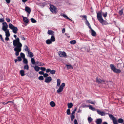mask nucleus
Returning a JSON list of instances; mask_svg holds the SVG:
<instances>
[{
    "instance_id": "f257e3e1",
    "label": "nucleus",
    "mask_w": 124,
    "mask_h": 124,
    "mask_svg": "<svg viewBox=\"0 0 124 124\" xmlns=\"http://www.w3.org/2000/svg\"><path fill=\"white\" fill-rule=\"evenodd\" d=\"M13 36L16 39L13 41V47H14V50L15 51L16 55L18 56L19 55V53L21 51L22 45L20 42L19 38H16L17 36L16 35H14Z\"/></svg>"
},
{
    "instance_id": "f03ea898",
    "label": "nucleus",
    "mask_w": 124,
    "mask_h": 124,
    "mask_svg": "<svg viewBox=\"0 0 124 124\" xmlns=\"http://www.w3.org/2000/svg\"><path fill=\"white\" fill-rule=\"evenodd\" d=\"M101 11H100L98 12H97V17L98 20L102 25L108 24V23L103 20L102 17Z\"/></svg>"
},
{
    "instance_id": "7ed1b4c3",
    "label": "nucleus",
    "mask_w": 124,
    "mask_h": 124,
    "mask_svg": "<svg viewBox=\"0 0 124 124\" xmlns=\"http://www.w3.org/2000/svg\"><path fill=\"white\" fill-rule=\"evenodd\" d=\"M110 67L111 70L115 73H120L121 72V71L120 69H116L114 65L112 64H110Z\"/></svg>"
},
{
    "instance_id": "20e7f679",
    "label": "nucleus",
    "mask_w": 124,
    "mask_h": 124,
    "mask_svg": "<svg viewBox=\"0 0 124 124\" xmlns=\"http://www.w3.org/2000/svg\"><path fill=\"white\" fill-rule=\"evenodd\" d=\"M50 9L51 11L53 13L56 14L57 13V8L53 5H50Z\"/></svg>"
},
{
    "instance_id": "39448f33",
    "label": "nucleus",
    "mask_w": 124,
    "mask_h": 124,
    "mask_svg": "<svg viewBox=\"0 0 124 124\" xmlns=\"http://www.w3.org/2000/svg\"><path fill=\"white\" fill-rule=\"evenodd\" d=\"M110 118L112 120L114 124H118L116 118L112 114H109Z\"/></svg>"
},
{
    "instance_id": "423d86ee",
    "label": "nucleus",
    "mask_w": 124,
    "mask_h": 124,
    "mask_svg": "<svg viewBox=\"0 0 124 124\" xmlns=\"http://www.w3.org/2000/svg\"><path fill=\"white\" fill-rule=\"evenodd\" d=\"M65 86V84L64 83H62L57 90V93H59L62 92L63 91V87Z\"/></svg>"
},
{
    "instance_id": "0eeeda50",
    "label": "nucleus",
    "mask_w": 124,
    "mask_h": 124,
    "mask_svg": "<svg viewBox=\"0 0 124 124\" xmlns=\"http://www.w3.org/2000/svg\"><path fill=\"white\" fill-rule=\"evenodd\" d=\"M2 24L3 25L2 29L4 31H5L8 30L7 29V28L8 27V25L7 24L6 22H3Z\"/></svg>"
},
{
    "instance_id": "6e6552de",
    "label": "nucleus",
    "mask_w": 124,
    "mask_h": 124,
    "mask_svg": "<svg viewBox=\"0 0 124 124\" xmlns=\"http://www.w3.org/2000/svg\"><path fill=\"white\" fill-rule=\"evenodd\" d=\"M96 82L98 84H102L103 83L105 82V80H101L98 77H96Z\"/></svg>"
},
{
    "instance_id": "1a4fd4ad",
    "label": "nucleus",
    "mask_w": 124,
    "mask_h": 124,
    "mask_svg": "<svg viewBox=\"0 0 124 124\" xmlns=\"http://www.w3.org/2000/svg\"><path fill=\"white\" fill-rule=\"evenodd\" d=\"M96 110L98 114L101 116H105V114L104 112L103 111H101L98 109H96Z\"/></svg>"
},
{
    "instance_id": "9d476101",
    "label": "nucleus",
    "mask_w": 124,
    "mask_h": 124,
    "mask_svg": "<svg viewBox=\"0 0 124 124\" xmlns=\"http://www.w3.org/2000/svg\"><path fill=\"white\" fill-rule=\"evenodd\" d=\"M59 55L61 57H65L66 56V53L64 52H59Z\"/></svg>"
},
{
    "instance_id": "9b49d317",
    "label": "nucleus",
    "mask_w": 124,
    "mask_h": 124,
    "mask_svg": "<svg viewBox=\"0 0 124 124\" xmlns=\"http://www.w3.org/2000/svg\"><path fill=\"white\" fill-rule=\"evenodd\" d=\"M52 79L51 77H47L45 79V82L46 83H49L52 80Z\"/></svg>"
},
{
    "instance_id": "f8f14e48",
    "label": "nucleus",
    "mask_w": 124,
    "mask_h": 124,
    "mask_svg": "<svg viewBox=\"0 0 124 124\" xmlns=\"http://www.w3.org/2000/svg\"><path fill=\"white\" fill-rule=\"evenodd\" d=\"M89 29H90V31L91 33V35L93 36H95L96 34L95 32L91 27Z\"/></svg>"
},
{
    "instance_id": "ddd939ff",
    "label": "nucleus",
    "mask_w": 124,
    "mask_h": 124,
    "mask_svg": "<svg viewBox=\"0 0 124 124\" xmlns=\"http://www.w3.org/2000/svg\"><path fill=\"white\" fill-rule=\"evenodd\" d=\"M75 111L73 110L71 114L70 119L72 121L75 118Z\"/></svg>"
},
{
    "instance_id": "4468645a",
    "label": "nucleus",
    "mask_w": 124,
    "mask_h": 124,
    "mask_svg": "<svg viewBox=\"0 0 124 124\" xmlns=\"http://www.w3.org/2000/svg\"><path fill=\"white\" fill-rule=\"evenodd\" d=\"M61 16H63L66 19H68L69 20L71 21L72 23L74 24V23L73 21L70 18H69L66 15L64 14H61Z\"/></svg>"
},
{
    "instance_id": "2eb2a0df",
    "label": "nucleus",
    "mask_w": 124,
    "mask_h": 124,
    "mask_svg": "<svg viewBox=\"0 0 124 124\" xmlns=\"http://www.w3.org/2000/svg\"><path fill=\"white\" fill-rule=\"evenodd\" d=\"M25 10L26 12L29 13V14H30L31 11L30 8L27 6L25 7Z\"/></svg>"
},
{
    "instance_id": "dca6fc26",
    "label": "nucleus",
    "mask_w": 124,
    "mask_h": 124,
    "mask_svg": "<svg viewBox=\"0 0 124 124\" xmlns=\"http://www.w3.org/2000/svg\"><path fill=\"white\" fill-rule=\"evenodd\" d=\"M102 121V120L101 119L99 118L96 119L95 122L97 124H101Z\"/></svg>"
},
{
    "instance_id": "f3484780",
    "label": "nucleus",
    "mask_w": 124,
    "mask_h": 124,
    "mask_svg": "<svg viewBox=\"0 0 124 124\" xmlns=\"http://www.w3.org/2000/svg\"><path fill=\"white\" fill-rule=\"evenodd\" d=\"M23 21L26 23H28L29 22V21L27 18L26 17H23Z\"/></svg>"
},
{
    "instance_id": "a211bd4d",
    "label": "nucleus",
    "mask_w": 124,
    "mask_h": 124,
    "mask_svg": "<svg viewBox=\"0 0 124 124\" xmlns=\"http://www.w3.org/2000/svg\"><path fill=\"white\" fill-rule=\"evenodd\" d=\"M36 63L37 65H38L39 66H43L45 65L44 63L41 62L37 61L36 62Z\"/></svg>"
},
{
    "instance_id": "6ab92c4d",
    "label": "nucleus",
    "mask_w": 124,
    "mask_h": 124,
    "mask_svg": "<svg viewBox=\"0 0 124 124\" xmlns=\"http://www.w3.org/2000/svg\"><path fill=\"white\" fill-rule=\"evenodd\" d=\"M13 32L15 34H16L18 31V29L17 27H15L12 29Z\"/></svg>"
},
{
    "instance_id": "aec40b11",
    "label": "nucleus",
    "mask_w": 124,
    "mask_h": 124,
    "mask_svg": "<svg viewBox=\"0 0 124 124\" xmlns=\"http://www.w3.org/2000/svg\"><path fill=\"white\" fill-rule=\"evenodd\" d=\"M90 109H91L93 111H95L96 110V109H95L91 105L88 106V107Z\"/></svg>"
},
{
    "instance_id": "412c9836",
    "label": "nucleus",
    "mask_w": 124,
    "mask_h": 124,
    "mask_svg": "<svg viewBox=\"0 0 124 124\" xmlns=\"http://www.w3.org/2000/svg\"><path fill=\"white\" fill-rule=\"evenodd\" d=\"M24 72V71L23 70H20V74L22 76H23L25 75Z\"/></svg>"
},
{
    "instance_id": "4be33fe9",
    "label": "nucleus",
    "mask_w": 124,
    "mask_h": 124,
    "mask_svg": "<svg viewBox=\"0 0 124 124\" xmlns=\"http://www.w3.org/2000/svg\"><path fill=\"white\" fill-rule=\"evenodd\" d=\"M6 33V37H9L10 36V33L9 30L5 31Z\"/></svg>"
},
{
    "instance_id": "5701e85b",
    "label": "nucleus",
    "mask_w": 124,
    "mask_h": 124,
    "mask_svg": "<svg viewBox=\"0 0 124 124\" xmlns=\"http://www.w3.org/2000/svg\"><path fill=\"white\" fill-rule=\"evenodd\" d=\"M50 105L52 107H54L55 105V104L54 102L53 101H51L50 103Z\"/></svg>"
},
{
    "instance_id": "b1692460",
    "label": "nucleus",
    "mask_w": 124,
    "mask_h": 124,
    "mask_svg": "<svg viewBox=\"0 0 124 124\" xmlns=\"http://www.w3.org/2000/svg\"><path fill=\"white\" fill-rule=\"evenodd\" d=\"M87 102H88L90 103L93 104H95V101H91V100H87L86 101Z\"/></svg>"
},
{
    "instance_id": "393cba45",
    "label": "nucleus",
    "mask_w": 124,
    "mask_h": 124,
    "mask_svg": "<svg viewBox=\"0 0 124 124\" xmlns=\"http://www.w3.org/2000/svg\"><path fill=\"white\" fill-rule=\"evenodd\" d=\"M54 32V31L50 30H48V33L50 35H53Z\"/></svg>"
},
{
    "instance_id": "a878e982",
    "label": "nucleus",
    "mask_w": 124,
    "mask_h": 124,
    "mask_svg": "<svg viewBox=\"0 0 124 124\" xmlns=\"http://www.w3.org/2000/svg\"><path fill=\"white\" fill-rule=\"evenodd\" d=\"M34 69L36 71L38 72L40 68L38 66H35L34 67Z\"/></svg>"
},
{
    "instance_id": "bb28decb",
    "label": "nucleus",
    "mask_w": 124,
    "mask_h": 124,
    "mask_svg": "<svg viewBox=\"0 0 124 124\" xmlns=\"http://www.w3.org/2000/svg\"><path fill=\"white\" fill-rule=\"evenodd\" d=\"M117 121L119 123H122L124 122L123 120L121 118H120L118 119L117 120Z\"/></svg>"
},
{
    "instance_id": "cd10ccee",
    "label": "nucleus",
    "mask_w": 124,
    "mask_h": 124,
    "mask_svg": "<svg viewBox=\"0 0 124 124\" xmlns=\"http://www.w3.org/2000/svg\"><path fill=\"white\" fill-rule=\"evenodd\" d=\"M46 43L47 44H50L52 43V42L50 39H48L46 41Z\"/></svg>"
},
{
    "instance_id": "c85d7f7f",
    "label": "nucleus",
    "mask_w": 124,
    "mask_h": 124,
    "mask_svg": "<svg viewBox=\"0 0 124 124\" xmlns=\"http://www.w3.org/2000/svg\"><path fill=\"white\" fill-rule=\"evenodd\" d=\"M85 23L87 26H88L89 28L91 27L90 24L87 19H86V22H85Z\"/></svg>"
},
{
    "instance_id": "c756f323",
    "label": "nucleus",
    "mask_w": 124,
    "mask_h": 124,
    "mask_svg": "<svg viewBox=\"0 0 124 124\" xmlns=\"http://www.w3.org/2000/svg\"><path fill=\"white\" fill-rule=\"evenodd\" d=\"M28 54L30 57H32L33 56V53L32 52H30V51L28 52Z\"/></svg>"
},
{
    "instance_id": "7c9ffc66",
    "label": "nucleus",
    "mask_w": 124,
    "mask_h": 124,
    "mask_svg": "<svg viewBox=\"0 0 124 124\" xmlns=\"http://www.w3.org/2000/svg\"><path fill=\"white\" fill-rule=\"evenodd\" d=\"M66 66L67 67L68 69H73V67L72 66L70 65L66 64Z\"/></svg>"
},
{
    "instance_id": "2f4dec72",
    "label": "nucleus",
    "mask_w": 124,
    "mask_h": 124,
    "mask_svg": "<svg viewBox=\"0 0 124 124\" xmlns=\"http://www.w3.org/2000/svg\"><path fill=\"white\" fill-rule=\"evenodd\" d=\"M23 69L24 70H27L29 69V67L28 64L25 65L23 67Z\"/></svg>"
},
{
    "instance_id": "473e14b6",
    "label": "nucleus",
    "mask_w": 124,
    "mask_h": 124,
    "mask_svg": "<svg viewBox=\"0 0 124 124\" xmlns=\"http://www.w3.org/2000/svg\"><path fill=\"white\" fill-rule=\"evenodd\" d=\"M52 42H54L55 41V39L53 35L51 36L50 39Z\"/></svg>"
},
{
    "instance_id": "72a5a7b5",
    "label": "nucleus",
    "mask_w": 124,
    "mask_h": 124,
    "mask_svg": "<svg viewBox=\"0 0 124 124\" xmlns=\"http://www.w3.org/2000/svg\"><path fill=\"white\" fill-rule=\"evenodd\" d=\"M73 104L72 103H70L68 104V106L69 108H71L73 106Z\"/></svg>"
},
{
    "instance_id": "f704fd0d",
    "label": "nucleus",
    "mask_w": 124,
    "mask_h": 124,
    "mask_svg": "<svg viewBox=\"0 0 124 124\" xmlns=\"http://www.w3.org/2000/svg\"><path fill=\"white\" fill-rule=\"evenodd\" d=\"M57 86H58L60 85L61 83V80L60 79H57Z\"/></svg>"
},
{
    "instance_id": "c9c22d12",
    "label": "nucleus",
    "mask_w": 124,
    "mask_h": 124,
    "mask_svg": "<svg viewBox=\"0 0 124 124\" xmlns=\"http://www.w3.org/2000/svg\"><path fill=\"white\" fill-rule=\"evenodd\" d=\"M88 122L89 123L91 122L93 120V119L90 117H89L88 118Z\"/></svg>"
},
{
    "instance_id": "e433bc0d",
    "label": "nucleus",
    "mask_w": 124,
    "mask_h": 124,
    "mask_svg": "<svg viewBox=\"0 0 124 124\" xmlns=\"http://www.w3.org/2000/svg\"><path fill=\"white\" fill-rule=\"evenodd\" d=\"M9 27L10 29L12 30L15 27L14 25H13L12 24L10 23L9 24Z\"/></svg>"
},
{
    "instance_id": "4c0bfd02",
    "label": "nucleus",
    "mask_w": 124,
    "mask_h": 124,
    "mask_svg": "<svg viewBox=\"0 0 124 124\" xmlns=\"http://www.w3.org/2000/svg\"><path fill=\"white\" fill-rule=\"evenodd\" d=\"M31 62L32 64H34L35 63V62L33 58H31Z\"/></svg>"
},
{
    "instance_id": "58836bf2",
    "label": "nucleus",
    "mask_w": 124,
    "mask_h": 124,
    "mask_svg": "<svg viewBox=\"0 0 124 124\" xmlns=\"http://www.w3.org/2000/svg\"><path fill=\"white\" fill-rule=\"evenodd\" d=\"M24 46L25 47V50L26 51H27L28 52L30 51L28 47L26 45H24Z\"/></svg>"
},
{
    "instance_id": "ea45409f",
    "label": "nucleus",
    "mask_w": 124,
    "mask_h": 124,
    "mask_svg": "<svg viewBox=\"0 0 124 124\" xmlns=\"http://www.w3.org/2000/svg\"><path fill=\"white\" fill-rule=\"evenodd\" d=\"M123 9L122 8L119 10V13L120 15L121 16L123 14Z\"/></svg>"
},
{
    "instance_id": "a19ab883",
    "label": "nucleus",
    "mask_w": 124,
    "mask_h": 124,
    "mask_svg": "<svg viewBox=\"0 0 124 124\" xmlns=\"http://www.w3.org/2000/svg\"><path fill=\"white\" fill-rule=\"evenodd\" d=\"M23 62L25 64H27L28 62L27 59L25 58H23Z\"/></svg>"
},
{
    "instance_id": "79ce46f5",
    "label": "nucleus",
    "mask_w": 124,
    "mask_h": 124,
    "mask_svg": "<svg viewBox=\"0 0 124 124\" xmlns=\"http://www.w3.org/2000/svg\"><path fill=\"white\" fill-rule=\"evenodd\" d=\"M76 41L75 40H72L70 41V43L71 44H74L76 43Z\"/></svg>"
},
{
    "instance_id": "37998d69",
    "label": "nucleus",
    "mask_w": 124,
    "mask_h": 124,
    "mask_svg": "<svg viewBox=\"0 0 124 124\" xmlns=\"http://www.w3.org/2000/svg\"><path fill=\"white\" fill-rule=\"evenodd\" d=\"M67 113L68 115H69L70 114V110L69 109H68L67 110Z\"/></svg>"
},
{
    "instance_id": "c03bdc74",
    "label": "nucleus",
    "mask_w": 124,
    "mask_h": 124,
    "mask_svg": "<svg viewBox=\"0 0 124 124\" xmlns=\"http://www.w3.org/2000/svg\"><path fill=\"white\" fill-rule=\"evenodd\" d=\"M31 22L32 23H35L36 22V21L33 18H32L31 19Z\"/></svg>"
},
{
    "instance_id": "a18cd8bd",
    "label": "nucleus",
    "mask_w": 124,
    "mask_h": 124,
    "mask_svg": "<svg viewBox=\"0 0 124 124\" xmlns=\"http://www.w3.org/2000/svg\"><path fill=\"white\" fill-rule=\"evenodd\" d=\"M39 79L40 80H43L44 78L42 76H40L39 77Z\"/></svg>"
},
{
    "instance_id": "49530a36",
    "label": "nucleus",
    "mask_w": 124,
    "mask_h": 124,
    "mask_svg": "<svg viewBox=\"0 0 124 124\" xmlns=\"http://www.w3.org/2000/svg\"><path fill=\"white\" fill-rule=\"evenodd\" d=\"M21 56L23 58H25V55L23 53H20Z\"/></svg>"
},
{
    "instance_id": "de8ad7c7",
    "label": "nucleus",
    "mask_w": 124,
    "mask_h": 124,
    "mask_svg": "<svg viewBox=\"0 0 124 124\" xmlns=\"http://www.w3.org/2000/svg\"><path fill=\"white\" fill-rule=\"evenodd\" d=\"M55 72V71L54 70H51L50 73L52 74H54Z\"/></svg>"
},
{
    "instance_id": "09e8293b",
    "label": "nucleus",
    "mask_w": 124,
    "mask_h": 124,
    "mask_svg": "<svg viewBox=\"0 0 124 124\" xmlns=\"http://www.w3.org/2000/svg\"><path fill=\"white\" fill-rule=\"evenodd\" d=\"M102 14L103 15V16L105 17L107 16V12H106L105 13H103Z\"/></svg>"
},
{
    "instance_id": "8fccbe9b",
    "label": "nucleus",
    "mask_w": 124,
    "mask_h": 124,
    "mask_svg": "<svg viewBox=\"0 0 124 124\" xmlns=\"http://www.w3.org/2000/svg\"><path fill=\"white\" fill-rule=\"evenodd\" d=\"M39 5L41 7H43L45 6L44 4L43 3H40L39 4Z\"/></svg>"
},
{
    "instance_id": "3c124183",
    "label": "nucleus",
    "mask_w": 124,
    "mask_h": 124,
    "mask_svg": "<svg viewBox=\"0 0 124 124\" xmlns=\"http://www.w3.org/2000/svg\"><path fill=\"white\" fill-rule=\"evenodd\" d=\"M40 70L42 71H45L46 70V69L45 67H41L40 68Z\"/></svg>"
},
{
    "instance_id": "603ef678",
    "label": "nucleus",
    "mask_w": 124,
    "mask_h": 124,
    "mask_svg": "<svg viewBox=\"0 0 124 124\" xmlns=\"http://www.w3.org/2000/svg\"><path fill=\"white\" fill-rule=\"evenodd\" d=\"M48 76V75L47 73H44L43 76L45 78H46Z\"/></svg>"
},
{
    "instance_id": "864d4df0",
    "label": "nucleus",
    "mask_w": 124,
    "mask_h": 124,
    "mask_svg": "<svg viewBox=\"0 0 124 124\" xmlns=\"http://www.w3.org/2000/svg\"><path fill=\"white\" fill-rule=\"evenodd\" d=\"M17 59H17L18 60V61H21V60H22V59L21 58V57L20 56L18 57H17Z\"/></svg>"
},
{
    "instance_id": "5fc2aeb1",
    "label": "nucleus",
    "mask_w": 124,
    "mask_h": 124,
    "mask_svg": "<svg viewBox=\"0 0 124 124\" xmlns=\"http://www.w3.org/2000/svg\"><path fill=\"white\" fill-rule=\"evenodd\" d=\"M6 20L8 22H9L10 21V19L8 17L6 18Z\"/></svg>"
},
{
    "instance_id": "6e6d98bb",
    "label": "nucleus",
    "mask_w": 124,
    "mask_h": 124,
    "mask_svg": "<svg viewBox=\"0 0 124 124\" xmlns=\"http://www.w3.org/2000/svg\"><path fill=\"white\" fill-rule=\"evenodd\" d=\"M0 39L2 40V41H3V42H4V41L2 38V36L0 34Z\"/></svg>"
},
{
    "instance_id": "4d7b16f0",
    "label": "nucleus",
    "mask_w": 124,
    "mask_h": 124,
    "mask_svg": "<svg viewBox=\"0 0 124 124\" xmlns=\"http://www.w3.org/2000/svg\"><path fill=\"white\" fill-rule=\"evenodd\" d=\"M83 17L86 20V19H86V18H87V16H86V15H83V16H82V15H81L80 16V17Z\"/></svg>"
},
{
    "instance_id": "13d9d810",
    "label": "nucleus",
    "mask_w": 124,
    "mask_h": 124,
    "mask_svg": "<svg viewBox=\"0 0 124 124\" xmlns=\"http://www.w3.org/2000/svg\"><path fill=\"white\" fill-rule=\"evenodd\" d=\"M51 70L49 69H47L46 70V73H48L50 72Z\"/></svg>"
},
{
    "instance_id": "bf43d9fd",
    "label": "nucleus",
    "mask_w": 124,
    "mask_h": 124,
    "mask_svg": "<svg viewBox=\"0 0 124 124\" xmlns=\"http://www.w3.org/2000/svg\"><path fill=\"white\" fill-rule=\"evenodd\" d=\"M4 20L2 18H0V23H3L4 22Z\"/></svg>"
},
{
    "instance_id": "052dcab7",
    "label": "nucleus",
    "mask_w": 124,
    "mask_h": 124,
    "mask_svg": "<svg viewBox=\"0 0 124 124\" xmlns=\"http://www.w3.org/2000/svg\"><path fill=\"white\" fill-rule=\"evenodd\" d=\"M39 73L40 75H44V72L42 71H40L39 72Z\"/></svg>"
},
{
    "instance_id": "680f3d73",
    "label": "nucleus",
    "mask_w": 124,
    "mask_h": 124,
    "mask_svg": "<svg viewBox=\"0 0 124 124\" xmlns=\"http://www.w3.org/2000/svg\"><path fill=\"white\" fill-rule=\"evenodd\" d=\"M74 124H78L77 121L76 119H75L74 121Z\"/></svg>"
},
{
    "instance_id": "e2e57ef3",
    "label": "nucleus",
    "mask_w": 124,
    "mask_h": 124,
    "mask_svg": "<svg viewBox=\"0 0 124 124\" xmlns=\"http://www.w3.org/2000/svg\"><path fill=\"white\" fill-rule=\"evenodd\" d=\"M80 108H81V107H79V108L78 109V111L77 112L78 113H81V111H82V110L80 109Z\"/></svg>"
},
{
    "instance_id": "0e129e2a",
    "label": "nucleus",
    "mask_w": 124,
    "mask_h": 124,
    "mask_svg": "<svg viewBox=\"0 0 124 124\" xmlns=\"http://www.w3.org/2000/svg\"><path fill=\"white\" fill-rule=\"evenodd\" d=\"M5 40L7 41L9 40V38H8V37H6L5 38Z\"/></svg>"
},
{
    "instance_id": "69168bd1",
    "label": "nucleus",
    "mask_w": 124,
    "mask_h": 124,
    "mask_svg": "<svg viewBox=\"0 0 124 124\" xmlns=\"http://www.w3.org/2000/svg\"><path fill=\"white\" fill-rule=\"evenodd\" d=\"M5 0L7 3L8 4L10 2V0Z\"/></svg>"
},
{
    "instance_id": "338daca9",
    "label": "nucleus",
    "mask_w": 124,
    "mask_h": 124,
    "mask_svg": "<svg viewBox=\"0 0 124 124\" xmlns=\"http://www.w3.org/2000/svg\"><path fill=\"white\" fill-rule=\"evenodd\" d=\"M21 39L22 40H25V39L24 37H21Z\"/></svg>"
},
{
    "instance_id": "774afa93",
    "label": "nucleus",
    "mask_w": 124,
    "mask_h": 124,
    "mask_svg": "<svg viewBox=\"0 0 124 124\" xmlns=\"http://www.w3.org/2000/svg\"><path fill=\"white\" fill-rule=\"evenodd\" d=\"M86 107H88V106H87V105H83L82 106V107L83 108H85Z\"/></svg>"
}]
</instances>
